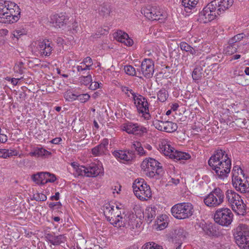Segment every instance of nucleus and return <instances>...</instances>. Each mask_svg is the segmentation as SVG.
<instances>
[{
	"label": "nucleus",
	"instance_id": "obj_15",
	"mask_svg": "<svg viewBox=\"0 0 249 249\" xmlns=\"http://www.w3.org/2000/svg\"><path fill=\"white\" fill-rule=\"evenodd\" d=\"M45 238L51 249H58L57 248L61 243H64L66 238L64 235L59 234L55 235L51 233H48L45 235Z\"/></svg>",
	"mask_w": 249,
	"mask_h": 249
},
{
	"label": "nucleus",
	"instance_id": "obj_7",
	"mask_svg": "<svg viewBox=\"0 0 249 249\" xmlns=\"http://www.w3.org/2000/svg\"><path fill=\"white\" fill-rule=\"evenodd\" d=\"M224 192L220 188L217 187L204 197L203 202L207 206L214 208L220 205L224 202Z\"/></svg>",
	"mask_w": 249,
	"mask_h": 249
},
{
	"label": "nucleus",
	"instance_id": "obj_14",
	"mask_svg": "<svg viewBox=\"0 0 249 249\" xmlns=\"http://www.w3.org/2000/svg\"><path fill=\"white\" fill-rule=\"evenodd\" d=\"M92 65L93 62L91 58L88 56L74 67L78 75L82 76L85 74H90L89 71L91 69Z\"/></svg>",
	"mask_w": 249,
	"mask_h": 249
},
{
	"label": "nucleus",
	"instance_id": "obj_8",
	"mask_svg": "<svg viewBox=\"0 0 249 249\" xmlns=\"http://www.w3.org/2000/svg\"><path fill=\"white\" fill-rule=\"evenodd\" d=\"M141 168L146 172L147 176L152 178L156 175H159L162 172L161 164L152 158L144 160L142 163Z\"/></svg>",
	"mask_w": 249,
	"mask_h": 249
},
{
	"label": "nucleus",
	"instance_id": "obj_19",
	"mask_svg": "<svg viewBox=\"0 0 249 249\" xmlns=\"http://www.w3.org/2000/svg\"><path fill=\"white\" fill-rule=\"evenodd\" d=\"M36 49L41 55L44 56H49L53 50L51 42L46 40L39 41Z\"/></svg>",
	"mask_w": 249,
	"mask_h": 249
},
{
	"label": "nucleus",
	"instance_id": "obj_44",
	"mask_svg": "<svg viewBox=\"0 0 249 249\" xmlns=\"http://www.w3.org/2000/svg\"><path fill=\"white\" fill-rule=\"evenodd\" d=\"M121 90L124 93V94L128 97H130V94L132 95V98L133 99V98L137 96L138 94L135 93L132 89H129L128 87L122 86L121 87Z\"/></svg>",
	"mask_w": 249,
	"mask_h": 249
},
{
	"label": "nucleus",
	"instance_id": "obj_31",
	"mask_svg": "<svg viewBox=\"0 0 249 249\" xmlns=\"http://www.w3.org/2000/svg\"><path fill=\"white\" fill-rule=\"evenodd\" d=\"M32 157H42L48 156L51 155V153L42 147H37L29 153Z\"/></svg>",
	"mask_w": 249,
	"mask_h": 249
},
{
	"label": "nucleus",
	"instance_id": "obj_42",
	"mask_svg": "<svg viewBox=\"0 0 249 249\" xmlns=\"http://www.w3.org/2000/svg\"><path fill=\"white\" fill-rule=\"evenodd\" d=\"M80 82L81 84L85 86L89 85L92 81L91 75L88 74L87 76H82L79 77Z\"/></svg>",
	"mask_w": 249,
	"mask_h": 249
},
{
	"label": "nucleus",
	"instance_id": "obj_45",
	"mask_svg": "<svg viewBox=\"0 0 249 249\" xmlns=\"http://www.w3.org/2000/svg\"><path fill=\"white\" fill-rule=\"evenodd\" d=\"M64 97L67 101H72L77 99V95L72 93L71 90H67L64 93Z\"/></svg>",
	"mask_w": 249,
	"mask_h": 249
},
{
	"label": "nucleus",
	"instance_id": "obj_46",
	"mask_svg": "<svg viewBox=\"0 0 249 249\" xmlns=\"http://www.w3.org/2000/svg\"><path fill=\"white\" fill-rule=\"evenodd\" d=\"M76 170L75 171V175L77 176H82L87 177V167L83 166H79V167H76Z\"/></svg>",
	"mask_w": 249,
	"mask_h": 249
},
{
	"label": "nucleus",
	"instance_id": "obj_29",
	"mask_svg": "<svg viewBox=\"0 0 249 249\" xmlns=\"http://www.w3.org/2000/svg\"><path fill=\"white\" fill-rule=\"evenodd\" d=\"M241 196L238 194L231 190H228L226 192V198L231 206Z\"/></svg>",
	"mask_w": 249,
	"mask_h": 249
},
{
	"label": "nucleus",
	"instance_id": "obj_60",
	"mask_svg": "<svg viewBox=\"0 0 249 249\" xmlns=\"http://www.w3.org/2000/svg\"><path fill=\"white\" fill-rule=\"evenodd\" d=\"M38 199L39 201H45L47 199V196L43 194H38Z\"/></svg>",
	"mask_w": 249,
	"mask_h": 249
},
{
	"label": "nucleus",
	"instance_id": "obj_32",
	"mask_svg": "<svg viewBox=\"0 0 249 249\" xmlns=\"http://www.w3.org/2000/svg\"><path fill=\"white\" fill-rule=\"evenodd\" d=\"M175 234L174 241L176 243L181 245L186 237L187 232L183 229L179 228L175 231Z\"/></svg>",
	"mask_w": 249,
	"mask_h": 249
},
{
	"label": "nucleus",
	"instance_id": "obj_13",
	"mask_svg": "<svg viewBox=\"0 0 249 249\" xmlns=\"http://www.w3.org/2000/svg\"><path fill=\"white\" fill-rule=\"evenodd\" d=\"M121 129L128 134L139 137H142L147 132V128L144 126L130 121H127L123 124L121 125Z\"/></svg>",
	"mask_w": 249,
	"mask_h": 249
},
{
	"label": "nucleus",
	"instance_id": "obj_18",
	"mask_svg": "<svg viewBox=\"0 0 249 249\" xmlns=\"http://www.w3.org/2000/svg\"><path fill=\"white\" fill-rule=\"evenodd\" d=\"M112 155L116 159L122 162L131 161L134 158V154L129 150H115Z\"/></svg>",
	"mask_w": 249,
	"mask_h": 249
},
{
	"label": "nucleus",
	"instance_id": "obj_25",
	"mask_svg": "<svg viewBox=\"0 0 249 249\" xmlns=\"http://www.w3.org/2000/svg\"><path fill=\"white\" fill-rule=\"evenodd\" d=\"M233 212L238 215H244L246 213V205L240 197L231 206Z\"/></svg>",
	"mask_w": 249,
	"mask_h": 249
},
{
	"label": "nucleus",
	"instance_id": "obj_21",
	"mask_svg": "<svg viewBox=\"0 0 249 249\" xmlns=\"http://www.w3.org/2000/svg\"><path fill=\"white\" fill-rule=\"evenodd\" d=\"M87 177H95L104 173V169L101 164L92 163L87 166Z\"/></svg>",
	"mask_w": 249,
	"mask_h": 249
},
{
	"label": "nucleus",
	"instance_id": "obj_3",
	"mask_svg": "<svg viewBox=\"0 0 249 249\" xmlns=\"http://www.w3.org/2000/svg\"><path fill=\"white\" fill-rule=\"evenodd\" d=\"M104 213L107 220L116 227H124L127 224L125 215L121 211L114 210V206L107 204L104 207Z\"/></svg>",
	"mask_w": 249,
	"mask_h": 249
},
{
	"label": "nucleus",
	"instance_id": "obj_17",
	"mask_svg": "<svg viewBox=\"0 0 249 249\" xmlns=\"http://www.w3.org/2000/svg\"><path fill=\"white\" fill-rule=\"evenodd\" d=\"M69 17L66 14L61 13L55 14L51 18V22L56 28H63L66 26L69 21Z\"/></svg>",
	"mask_w": 249,
	"mask_h": 249
},
{
	"label": "nucleus",
	"instance_id": "obj_1",
	"mask_svg": "<svg viewBox=\"0 0 249 249\" xmlns=\"http://www.w3.org/2000/svg\"><path fill=\"white\" fill-rule=\"evenodd\" d=\"M209 165L214 171L216 176L219 179L227 178L231 168V160L226 152L217 149L210 157Z\"/></svg>",
	"mask_w": 249,
	"mask_h": 249
},
{
	"label": "nucleus",
	"instance_id": "obj_9",
	"mask_svg": "<svg viewBox=\"0 0 249 249\" xmlns=\"http://www.w3.org/2000/svg\"><path fill=\"white\" fill-rule=\"evenodd\" d=\"M219 13L213 2L208 3L199 13L197 20L200 23H206L215 18Z\"/></svg>",
	"mask_w": 249,
	"mask_h": 249
},
{
	"label": "nucleus",
	"instance_id": "obj_11",
	"mask_svg": "<svg viewBox=\"0 0 249 249\" xmlns=\"http://www.w3.org/2000/svg\"><path fill=\"white\" fill-rule=\"evenodd\" d=\"M134 103L138 113L146 120H149L150 115L149 110V104L147 99L143 96L138 94L133 98Z\"/></svg>",
	"mask_w": 249,
	"mask_h": 249
},
{
	"label": "nucleus",
	"instance_id": "obj_56",
	"mask_svg": "<svg viewBox=\"0 0 249 249\" xmlns=\"http://www.w3.org/2000/svg\"><path fill=\"white\" fill-rule=\"evenodd\" d=\"M160 220V221H157L158 228L160 230H162L166 227L167 224L165 222H161V220L158 218V220Z\"/></svg>",
	"mask_w": 249,
	"mask_h": 249
},
{
	"label": "nucleus",
	"instance_id": "obj_48",
	"mask_svg": "<svg viewBox=\"0 0 249 249\" xmlns=\"http://www.w3.org/2000/svg\"><path fill=\"white\" fill-rule=\"evenodd\" d=\"M124 69L125 72L129 75L134 76L136 74L135 68L131 65L125 66Z\"/></svg>",
	"mask_w": 249,
	"mask_h": 249
},
{
	"label": "nucleus",
	"instance_id": "obj_20",
	"mask_svg": "<svg viewBox=\"0 0 249 249\" xmlns=\"http://www.w3.org/2000/svg\"><path fill=\"white\" fill-rule=\"evenodd\" d=\"M199 229L198 230L199 232H203L209 236H217L218 234L215 226L212 224L202 223L199 224Z\"/></svg>",
	"mask_w": 249,
	"mask_h": 249
},
{
	"label": "nucleus",
	"instance_id": "obj_16",
	"mask_svg": "<svg viewBox=\"0 0 249 249\" xmlns=\"http://www.w3.org/2000/svg\"><path fill=\"white\" fill-rule=\"evenodd\" d=\"M141 71L143 75L149 78L152 77L154 71V62L151 59L145 58L142 62Z\"/></svg>",
	"mask_w": 249,
	"mask_h": 249
},
{
	"label": "nucleus",
	"instance_id": "obj_30",
	"mask_svg": "<svg viewBox=\"0 0 249 249\" xmlns=\"http://www.w3.org/2000/svg\"><path fill=\"white\" fill-rule=\"evenodd\" d=\"M145 14L147 18L152 20H160V17L163 16L162 13L160 11L154 8L151 10H147Z\"/></svg>",
	"mask_w": 249,
	"mask_h": 249
},
{
	"label": "nucleus",
	"instance_id": "obj_58",
	"mask_svg": "<svg viewBox=\"0 0 249 249\" xmlns=\"http://www.w3.org/2000/svg\"><path fill=\"white\" fill-rule=\"evenodd\" d=\"M7 136L0 133V143H5L7 141Z\"/></svg>",
	"mask_w": 249,
	"mask_h": 249
},
{
	"label": "nucleus",
	"instance_id": "obj_61",
	"mask_svg": "<svg viewBox=\"0 0 249 249\" xmlns=\"http://www.w3.org/2000/svg\"><path fill=\"white\" fill-rule=\"evenodd\" d=\"M62 141L61 138H55L53 139L51 141V143L55 144H57L60 143V142Z\"/></svg>",
	"mask_w": 249,
	"mask_h": 249
},
{
	"label": "nucleus",
	"instance_id": "obj_55",
	"mask_svg": "<svg viewBox=\"0 0 249 249\" xmlns=\"http://www.w3.org/2000/svg\"><path fill=\"white\" fill-rule=\"evenodd\" d=\"M190 47L191 46L185 42H181L180 43V48L182 51L188 52Z\"/></svg>",
	"mask_w": 249,
	"mask_h": 249
},
{
	"label": "nucleus",
	"instance_id": "obj_36",
	"mask_svg": "<svg viewBox=\"0 0 249 249\" xmlns=\"http://www.w3.org/2000/svg\"><path fill=\"white\" fill-rule=\"evenodd\" d=\"M111 12V8L109 5L103 4L100 6L99 8V14L104 17L108 16Z\"/></svg>",
	"mask_w": 249,
	"mask_h": 249
},
{
	"label": "nucleus",
	"instance_id": "obj_51",
	"mask_svg": "<svg viewBox=\"0 0 249 249\" xmlns=\"http://www.w3.org/2000/svg\"><path fill=\"white\" fill-rule=\"evenodd\" d=\"M202 77V72H201L200 69L196 68L194 69L192 73V77L194 80H198L200 79Z\"/></svg>",
	"mask_w": 249,
	"mask_h": 249
},
{
	"label": "nucleus",
	"instance_id": "obj_27",
	"mask_svg": "<svg viewBox=\"0 0 249 249\" xmlns=\"http://www.w3.org/2000/svg\"><path fill=\"white\" fill-rule=\"evenodd\" d=\"M158 207L155 205L147 207L145 210V215L149 222H151L159 213Z\"/></svg>",
	"mask_w": 249,
	"mask_h": 249
},
{
	"label": "nucleus",
	"instance_id": "obj_38",
	"mask_svg": "<svg viewBox=\"0 0 249 249\" xmlns=\"http://www.w3.org/2000/svg\"><path fill=\"white\" fill-rule=\"evenodd\" d=\"M178 128V125L170 121H165L164 131L166 132H173L175 131Z\"/></svg>",
	"mask_w": 249,
	"mask_h": 249
},
{
	"label": "nucleus",
	"instance_id": "obj_64",
	"mask_svg": "<svg viewBox=\"0 0 249 249\" xmlns=\"http://www.w3.org/2000/svg\"><path fill=\"white\" fill-rule=\"evenodd\" d=\"M8 30L6 29L0 30V36H6L8 34Z\"/></svg>",
	"mask_w": 249,
	"mask_h": 249
},
{
	"label": "nucleus",
	"instance_id": "obj_5",
	"mask_svg": "<svg viewBox=\"0 0 249 249\" xmlns=\"http://www.w3.org/2000/svg\"><path fill=\"white\" fill-rule=\"evenodd\" d=\"M171 212L173 216L178 219H184L191 217L194 213L193 206L190 203H179L174 205Z\"/></svg>",
	"mask_w": 249,
	"mask_h": 249
},
{
	"label": "nucleus",
	"instance_id": "obj_4",
	"mask_svg": "<svg viewBox=\"0 0 249 249\" xmlns=\"http://www.w3.org/2000/svg\"><path fill=\"white\" fill-rule=\"evenodd\" d=\"M160 150L165 156L177 160H187L191 158L186 152L175 150L171 146V142L167 139H163L159 144Z\"/></svg>",
	"mask_w": 249,
	"mask_h": 249
},
{
	"label": "nucleus",
	"instance_id": "obj_24",
	"mask_svg": "<svg viewBox=\"0 0 249 249\" xmlns=\"http://www.w3.org/2000/svg\"><path fill=\"white\" fill-rule=\"evenodd\" d=\"M114 37L118 41L124 43L127 46H131L133 44V40L129 37L126 33L122 31H118L115 33Z\"/></svg>",
	"mask_w": 249,
	"mask_h": 249
},
{
	"label": "nucleus",
	"instance_id": "obj_33",
	"mask_svg": "<svg viewBox=\"0 0 249 249\" xmlns=\"http://www.w3.org/2000/svg\"><path fill=\"white\" fill-rule=\"evenodd\" d=\"M46 172H38L32 176V180L38 185H44L45 184Z\"/></svg>",
	"mask_w": 249,
	"mask_h": 249
},
{
	"label": "nucleus",
	"instance_id": "obj_23",
	"mask_svg": "<svg viewBox=\"0 0 249 249\" xmlns=\"http://www.w3.org/2000/svg\"><path fill=\"white\" fill-rule=\"evenodd\" d=\"M233 0H214L212 1L215 6L217 4V12L220 14L229 9L233 4Z\"/></svg>",
	"mask_w": 249,
	"mask_h": 249
},
{
	"label": "nucleus",
	"instance_id": "obj_22",
	"mask_svg": "<svg viewBox=\"0 0 249 249\" xmlns=\"http://www.w3.org/2000/svg\"><path fill=\"white\" fill-rule=\"evenodd\" d=\"M108 144V140L107 138L104 139L100 144L92 149V154L95 156H99L105 154L107 150Z\"/></svg>",
	"mask_w": 249,
	"mask_h": 249
},
{
	"label": "nucleus",
	"instance_id": "obj_6",
	"mask_svg": "<svg viewBox=\"0 0 249 249\" xmlns=\"http://www.w3.org/2000/svg\"><path fill=\"white\" fill-rule=\"evenodd\" d=\"M133 192L136 196L141 200H146L151 197L152 193L150 186L142 178L135 179L133 184Z\"/></svg>",
	"mask_w": 249,
	"mask_h": 249
},
{
	"label": "nucleus",
	"instance_id": "obj_34",
	"mask_svg": "<svg viewBox=\"0 0 249 249\" xmlns=\"http://www.w3.org/2000/svg\"><path fill=\"white\" fill-rule=\"evenodd\" d=\"M18 153L14 149H0V158L6 159L13 156H17Z\"/></svg>",
	"mask_w": 249,
	"mask_h": 249
},
{
	"label": "nucleus",
	"instance_id": "obj_10",
	"mask_svg": "<svg viewBox=\"0 0 249 249\" xmlns=\"http://www.w3.org/2000/svg\"><path fill=\"white\" fill-rule=\"evenodd\" d=\"M234 238L241 249H249V228L246 225L237 228Z\"/></svg>",
	"mask_w": 249,
	"mask_h": 249
},
{
	"label": "nucleus",
	"instance_id": "obj_2",
	"mask_svg": "<svg viewBox=\"0 0 249 249\" xmlns=\"http://www.w3.org/2000/svg\"><path fill=\"white\" fill-rule=\"evenodd\" d=\"M20 9L15 3L0 0V23H13L19 18Z\"/></svg>",
	"mask_w": 249,
	"mask_h": 249
},
{
	"label": "nucleus",
	"instance_id": "obj_43",
	"mask_svg": "<svg viewBox=\"0 0 249 249\" xmlns=\"http://www.w3.org/2000/svg\"><path fill=\"white\" fill-rule=\"evenodd\" d=\"M202 52L201 46H198V47L195 46L194 47L191 46L188 52L193 56H197L200 55Z\"/></svg>",
	"mask_w": 249,
	"mask_h": 249
},
{
	"label": "nucleus",
	"instance_id": "obj_50",
	"mask_svg": "<svg viewBox=\"0 0 249 249\" xmlns=\"http://www.w3.org/2000/svg\"><path fill=\"white\" fill-rule=\"evenodd\" d=\"M245 36V35L244 34H239L230 39L229 43L231 44H236L237 42L242 40Z\"/></svg>",
	"mask_w": 249,
	"mask_h": 249
},
{
	"label": "nucleus",
	"instance_id": "obj_35",
	"mask_svg": "<svg viewBox=\"0 0 249 249\" xmlns=\"http://www.w3.org/2000/svg\"><path fill=\"white\" fill-rule=\"evenodd\" d=\"M232 182H233L236 179L241 178V176H243V171L239 166H234L232 170Z\"/></svg>",
	"mask_w": 249,
	"mask_h": 249
},
{
	"label": "nucleus",
	"instance_id": "obj_53",
	"mask_svg": "<svg viewBox=\"0 0 249 249\" xmlns=\"http://www.w3.org/2000/svg\"><path fill=\"white\" fill-rule=\"evenodd\" d=\"M56 177L54 175L52 174L49 172H46L45 184L48 182H53L56 180Z\"/></svg>",
	"mask_w": 249,
	"mask_h": 249
},
{
	"label": "nucleus",
	"instance_id": "obj_37",
	"mask_svg": "<svg viewBox=\"0 0 249 249\" xmlns=\"http://www.w3.org/2000/svg\"><path fill=\"white\" fill-rule=\"evenodd\" d=\"M133 146L138 154L140 156H145L147 155L146 152L144 150L142 145V143L139 141H135L133 142Z\"/></svg>",
	"mask_w": 249,
	"mask_h": 249
},
{
	"label": "nucleus",
	"instance_id": "obj_57",
	"mask_svg": "<svg viewBox=\"0 0 249 249\" xmlns=\"http://www.w3.org/2000/svg\"><path fill=\"white\" fill-rule=\"evenodd\" d=\"M99 84L97 82H92L89 85V88L91 90H95L98 88H99Z\"/></svg>",
	"mask_w": 249,
	"mask_h": 249
},
{
	"label": "nucleus",
	"instance_id": "obj_41",
	"mask_svg": "<svg viewBox=\"0 0 249 249\" xmlns=\"http://www.w3.org/2000/svg\"><path fill=\"white\" fill-rule=\"evenodd\" d=\"M25 34V32L24 30L17 29L13 31L11 37L16 42L21 36Z\"/></svg>",
	"mask_w": 249,
	"mask_h": 249
},
{
	"label": "nucleus",
	"instance_id": "obj_40",
	"mask_svg": "<svg viewBox=\"0 0 249 249\" xmlns=\"http://www.w3.org/2000/svg\"><path fill=\"white\" fill-rule=\"evenodd\" d=\"M229 44L225 51L227 54L231 55L236 52L238 45L236 44H231L230 43Z\"/></svg>",
	"mask_w": 249,
	"mask_h": 249
},
{
	"label": "nucleus",
	"instance_id": "obj_54",
	"mask_svg": "<svg viewBox=\"0 0 249 249\" xmlns=\"http://www.w3.org/2000/svg\"><path fill=\"white\" fill-rule=\"evenodd\" d=\"M90 96L88 93L77 95V99L82 103H85L88 101Z\"/></svg>",
	"mask_w": 249,
	"mask_h": 249
},
{
	"label": "nucleus",
	"instance_id": "obj_63",
	"mask_svg": "<svg viewBox=\"0 0 249 249\" xmlns=\"http://www.w3.org/2000/svg\"><path fill=\"white\" fill-rule=\"evenodd\" d=\"M51 198L52 200H58L59 199V193H55V195L52 196Z\"/></svg>",
	"mask_w": 249,
	"mask_h": 249
},
{
	"label": "nucleus",
	"instance_id": "obj_47",
	"mask_svg": "<svg viewBox=\"0 0 249 249\" xmlns=\"http://www.w3.org/2000/svg\"><path fill=\"white\" fill-rule=\"evenodd\" d=\"M142 249H163L161 246L154 242H148L145 244Z\"/></svg>",
	"mask_w": 249,
	"mask_h": 249
},
{
	"label": "nucleus",
	"instance_id": "obj_39",
	"mask_svg": "<svg viewBox=\"0 0 249 249\" xmlns=\"http://www.w3.org/2000/svg\"><path fill=\"white\" fill-rule=\"evenodd\" d=\"M168 94L167 90L162 89L160 90L157 93L158 100L161 102H165L168 97Z\"/></svg>",
	"mask_w": 249,
	"mask_h": 249
},
{
	"label": "nucleus",
	"instance_id": "obj_28",
	"mask_svg": "<svg viewBox=\"0 0 249 249\" xmlns=\"http://www.w3.org/2000/svg\"><path fill=\"white\" fill-rule=\"evenodd\" d=\"M182 5L187 13H191L196 9L199 0H181Z\"/></svg>",
	"mask_w": 249,
	"mask_h": 249
},
{
	"label": "nucleus",
	"instance_id": "obj_52",
	"mask_svg": "<svg viewBox=\"0 0 249 249\" xmlns=\"http://www.w3.org/2000/svg\"><path fill=\"white\" fill-rule=\"evenodd\" d=\"M15 72L22 74L23 72V63L19 62L16 63L14 67Z\"/></svg>",
	"mask_w": 249,
	"mask_h": 249
},
{
	"label": "nucleus",
	"instance_id": "obj_26",
	"mask_svg": "<svg viewBox=\"0 0 249 249\" xmlns=\"http://www.w3.org/2000/svg\"><path fill=\"white\" fill-rule=\"evenodd\" d=\"M233 186L237 191L241 193H245L249 192V183L244 181L242 178L236 179L232 182Z\"/></svg>",
	"mask_w": 249,
	"mask_h": 249
},
{
	"label": "nucleus",
	"instance_id": "obj_62",
	"mask_svg": "<svg viewBox=\"0 0 249 249\" xmlns=\"http://www.w3.org/2000/svg\"><path fill=\"white\" fill-rule=\"evenodd\" d=\"M20 79L21 78H12L11 79V82L14 86H16Z\"/></svg>",
	"mask_w": 249,
	"mask_h": 249
},
{
	"label": "nucleus",
	"instance_id": "obj_59",
	"mask_svg": "<svg viewBox=\"0 0 249 249\" xmlns=\"http://www.w3.org/2000/svg\"><path fill=\"white\" fill-rule=\"evenodd\" d=\"M55 40L57 44L59 45H62L64 43L63 39L60 37H57Z\"/></svg>",
	"mask_w": 249,
	"mask_h": 249
},
{
	"label": "nucleus",
	"instance_id": "obj_12",
	"mask_svg": "<svg viewBox=\"0 0 249 249\" xmlns=\"http://www.w3.org/2000/svg\"><path fill=\"white\" fill-rule=\"evenodd\" d=\"M233 214L229 209L222 208L217 209L214 215V219L216 223L222 226H227L232 220Z\"/></svg>",
	"mask_w": 249,
	"mask_h": 249
},
{
	"label": "nucleus",
	"instance_id": "obj_49",
	"mask_svg": "<svg viewBox=\"0 0 249 249\" xmlns=\"http://www.w3.org/2000/svg\"><path fill=\"white\" fill-rule=\"evenodd\" d=\"M153 125L156 129L164 131L165 121L156 120L153 122Z\"/></svg>",
	"mask_w": 249,
	"mask_h": 249
}]
</instances>
